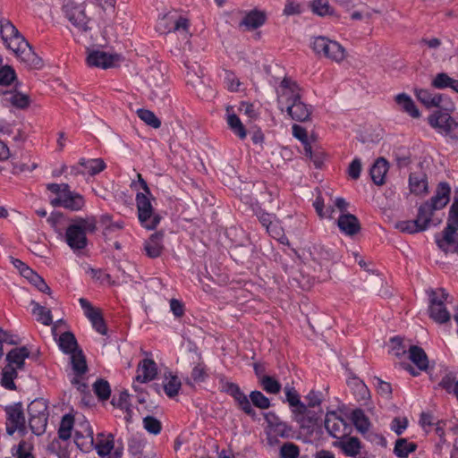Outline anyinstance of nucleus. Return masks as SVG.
Listing matches in <instances>:
<instances>
[{"mask_svg": "<svg viewBox=\"0 0 458 458\" xmlns=\"http://www.w3.org/2000/svg\"><path fill=\"white\" fill-rule=\"evenodd\" d=\"M325 427L333 437L340 440H343L347 434V424L343 418L337 416L336 412H327L325 419Z\"/></svg>", "mask_w": 458, "mask_h": 458, "instance_id": "2eb2a0df", "label": "nucleus"}, {"mask_svg": "<svg viewBox=\"0 0 458 458\" xmlns=\"http://www.w3.org/2000/svg\"><path fill=\"white\" fill-rule=\"evenodd\" d=\"M336 224L340 231L345 233V235H356L361 229L359 218L353 216V214H349L347 210L337 218Z\"/></svg>", "mask_w": 458, "mask_h": 458, "instance_id": "a211bd4d", "label": "nucleus"}, {"mask_svg": "<svg viewBox=\"0 0 458 458\" xmlns=\"http://www.w3.org/2000/svg\"><path fill=\"white\" fill-rule=\"evenodd\" d=\"M6 361L7 364L2 371L1 385L2 386L8 387V389H15L14 378L17 377V371L13 368V363L10 360H6Z\"/></svg>", "mask_w": 458, "mask_h": 458, "instance_id": "ea45409f", "label": "nucleus"}, {"mask_svg": "<svg viewBox=\"0 0 458 458\" xmlns=\"http://www.w3.org/2000/svg\"><path fill=\"white\" fill-rule=\"evenodd\" d=\"M80 165H82L89 174L94 175V174H98V172H101L106 167V163L104 159H81L80 161Z\"/></svg>", "mask_w": 458, "mask_h": 458, "instance_id": "6e6d98bb", "label": "nucleus"}, {"mask_svg": "<svg viewBox=\"0 0 458 458\" xmlns=\"http://www.w3.org/2000/svg\"><path fill=\"white\" fill-rule=\"evenodd\" d=\"M311 46L317 55H322V56H326V58H329V60L337 64L344 62L347 55V50L344 46H341L336 40L328 38V37H323V35L315 37Z\"/></svg>", "mask_w": 458, "mask_h": 458, "instance_id": "423d86ee", "label": "nucleus"}, {"mask_svg": "<svg viewBox=\"0 0 458 458\" xmlns=\"http://www.w3.org/2000/svg\"><path fill=\"white\" fill-rule=\"evenodd\" d=\"M429 124L440 133L451 138H458V122L444 112H434L428 117Z\"/></svg>", "mask_w": 458, "mask_h": 458, "instance_id": "9d476101", "label": "nucleus"}, {"mask_svg": "<svg viewBox=\"0 0 458 458\" xmlns=\"http://www.w3.org/2000/svg\"><path fill=\"white\" fill-rule=\"evenodd\" d=\"M73 426L74 418L70 416V414L64 416L58 428V437L60 439H70Z\"/></svg>", "mask_w": 458, "mask_h": 458, "instance_id": "49530a36", "label": "nucleus"}, {"mask_svg": "<svg viewBox=\"0 0 458 458\" xmlns=\"http://www.w3.org/2000/svg\"><path fill=\"white\" fill-rule=\"evenodd\" d=\"M295 96L296 81H293L291 78H284L277 88V103L282 111L286 109L290 116Z\"/></svg>", "mask_w": 458, "mask_h": 458, "instance_id": "9b49d317", "label": "nucleus"}, {"mask_svg": "<svg viewBox=\"0 0 458 458\" xmlns=\"http://www.w3.org/2000/svg\"><path fill=\"white\" fill-rule=\"evenodd\" d=\"M2 61L0 59V93L4 96V100L6 101V92L10 89H5V87L11 85L17 79L15 69L12 66H1Z\"/></svg>", "mask_w": 458, "mask_h": 458, "instance_id": "c85d7f7f", "label": "nucleus"}, {"mask_svg": "<svg viewBox=\"0 0 458 458\" xmlns=\"http://www.w3.org/2000/svg\"><path fill=\"white\" fill-rule=\"evenodd\" d=\"M441 386L447 391H453L458 398V380H454L451 377H444L441 380Z\"/></svg>", "mask_w": 458, "mask_h": 458, "instance_id": "774afa93", "label": "nucleus"}, {"mask_svg": "<svg viewBox=\"0 0 458 458\" xmlns=\"http://www.w3.org/2000/svg\"><path fill=\"white\" fill-rule=\"evenodd\" d=\"M64 13L72 24L71 32L77 41L97 43L94 29L90 25V20L87 15L84 4L71 3L64 6Z\"/></svg>", "mask_w": 458, "mask_h": 458, "instance_id": "f257e3e1", "label": "nucleus"}, {"mask_svg": "<svg viewBox=\"0 0 458 458\" xmlns=\"http://www.w3.org/2000/svg\"><path fill=\"white\" fill-rule=\"evenodd\" d=\"M47 188L55 193V199L51 200L53 206H64L69 209H81L85 204L82 195L72 191L67 183H49Z\"/></svg>", "mask_w": 458, "mask_h": 458, "instance_id": "39448f33", "label": "nucleus"}, {"mask_svg": "<svg viewBox=\"0 0 458 458\" xmlns=\"http://www.w3.org/2000/svg\"><path fill=\"white\" fill-rule=\"evenodd\" d=\"M76 445L82 451H90L92 447L95 445V438L94 433L92 431L91 426L88 424H82V431H75V439Z\"/></svg>", "mask_w": 458, "mask_h": 458, "instance_id": "4be33fe9", "label": "nucleus"}, {"mask_svg": "<svg viewBox=\"0 0 458 458\" xmlns=\"http://www.w3.org/2000/svg\"><path fill=\"white\" fill-rule=\"evenodd\" d=\"M121 60L119 54H108L105 50H89L87 64L90 67H114Z\"/></svg>", "mask_w": 458, "mask_h": 458, "instance_id": "ddd939ff", "label": "nucleus"}, {"mask_svg": "<svg viewBox=\"0 0 458 458\" xmlns=\"http://www.w3.org/2000/svg\"><path fill=\"white\" fill-rule=\"evenodd\" d=\"M32 313L37 316L38 320L41 321L44 325H51L53 321V315L50 309H47L45 305L31 301Z\"/></svg>", "mask_w": 458, "mask_h": 458, "instance_id": "58836bf2", "label": "nucleus"}, {"mask_svg": "<svg viewBox=\"0 0 458 458\" xmlns=\"http://www.w3.org/2000/svg\"><path fill=\"white\" fill-rule=\"evenodd\" d=\"M15 33V25L7 20V18H2L0 20V34L1 38L5 43L8 48L12 49V39Z\"/></svg>", "mask_w": 458, "mask_h": 458, "instance_id": "4c0bfd02", "label": "nucleus"}, {"mask_svg": "<svg viewBox=\"0 0 458 458\" xmlns=\"http://www.w3.org/2000/svg\"><path fill=\"white\" fill-rule=\"evenodd\" d=\"M284 394L286 396V402H288L291 411L293 413V420L298 421L301 425V395L294 388V386H286L284 387Z\"/></svg>", "mask_w": 458, "mask_h": 458, "instance_id": "aec40b11", "label": "nucleus"}, {"mask_svg": "<svg viewBox=\"0 0 458 458\" xmlns=\"http://www.w3.org/2000/svg\"><path fill=\"white\" fill-rule=\"evenodd\" d=\"M389 164L385 157H378L370 169V175L376 184H384Z\"/></svg>", "mask_w": 458, "mask_h": 458, "instance_id": "2f4dec72", "label": "nucleus"}, {"mask_svg": "<svg viewBox=\"0 0 458 458\" xmlns=\"http://www.w3.org/2000/svg\"><path fill=\"white\" fill-rule=\"evenodd\" d=\"M395 228L400 230V232L415 233V232H418L417 217L414 220H400L395 223Z\"/></svg>", "mask_w": 458, "mask_h": 458, "instance_id": "e2e57ef3", "label": "nucleus"}, {"mask_svg": "<svg viewBox=\"0 0 458 458\" xmlns=\"http://www.w3.org/2000/svg\"><path fill=\"white\" fill-rule=\"evenodd\" d=\"M223 389L226 391L233 398H234L236 403L249 415H255V411L250 403L249 397L246 394L241 390L240 386L233 382H225L223 385Z\"/></svg>", "mask_w": 458, "mask_h": 458, "instance_id": "4468645a", "label": "nucleus"}, {"mask_svg": "<svg viewBox=\"0 0 458 458\" xmlns=\"http://www.w3.org/2000/svg\"><path fill=\"white\" fill-rule=\"evenodd\" d=\"M417 449L416 443L413 441H408L406 438H399L394 447V452L399 457H408L410 453H414Z\"/></svg>", "mask_w": 458, "mask_h": 458, "instance_id": "a19ab883", "label": "nucleus"}, {"mask_svg": "<svg viewBox=\"0 0 458 458\" xmlns=\"http://www.w3.org/2000/svg\"><path fill=\"white\" fill-rule=\"evenodd\" d=\"M59 346L64 352H70L72 355L78 347L77 340L72 333H63L59 338Z\"/></svg>", "mask_w": 458, "mask_h": 458, "instance_id": "a18cd8bd", "label": "nucleus"}, {"mask_svg": "<svg viewBox=\"0 0 458 458\" xmlns=\"http://www.w3.org/2000/svg\"><path fill=\"white\" fill-rule=\"evenodd\" d=\"M303 258L314 270H323L325 264L330 259V252L321 248V246H313L309 251L303 252Z\"/></svg>", "mask_w": 458, "mask_h": 458, "instance_id": "f3484780", "label": "nucleus"}, {"mask_svg": "<svg viewBox=\"0 0 458 458\" xmlns=\"http://www.w3.org/2000/svg\"><path fill=\"white\" fill-rule=\"evenodd\" d=\"M138 180L143 189V193H137L136 195L139 219L142 226L151 230V228L157 226L161 217L153 208L150 199V189L146 180L142 178L141 174H138Z\"/></svg>", "mask_w": 458, "mask_h": 458, "instance_id": "f03ea898", "label": "nucleus"}, {"mask_svg": "<svg viewBox=\"0 0 458 458\" xmlns=\"http://www.w3.org/2000/svg\"><path fill=\"white\" fill-rule=\"evenodd\" d=\"M89 320L91 321L94 328L100 334H106L107 328L104 318L102 317L101 310L96 309L91 305L89 313Z\"/></svg>", "mask_w": 458, "mask_h": 458, "instance_id": "c03bdc74", "label": "nucleus"}, {"mask_svg": "<svg viewBox=\"0 0 458 458\" xmlns=\"http://www.w3.org/2000/svg\"><path fill=\"white\" fill-rule=\"evenodd\" d=\"M437 244L442 250L448 252L451 243L455 242V226L452 217V205L449 209L448 222L445 227L442 236H436Z\"/></svg>", "mask_w": 458, "mask_h": 458, "instance_id": "6ab92c4d", "label": "nucleus"}, {"mask_svg": "<svg viewBox=\"0 0 458 458\" xmlns=\"http://www.w3.org/2000/svg\"><path fill=\"white\" fill-rule=\"evenodd\" d=\"M452 78L445 74V72H439L436 75L432 81V85L434 87H438L439 89H443V87H451Z\"/></svg>", "mask_w": 458, "mask_h": 458, "instance_id": "338daca9", "label": "nucleus"}, {"mask_svg": "<svg viewBox=\"0 0 458 458\" xmlns=\"http://www.w3.org/2000/svg\"><path fill=\"white\" fill-rule=\"evenodd\" d=\"M410 189L415 194H422L428 191V182L425 174L411 173L409 176Z\"/></svg>", "mask_w": 458, "mask_h": 458, "instance_id": "e433bc0d", "label": "nucleus"}, {"mask_svg": "<svg viewBox=\"0 0 458 458\" xmlns=\"http://www.w3.org/2000/svg\"><path fill=\"white\" fill-rule=\"evenodd\" d=\"M352 419L354 426L360 432H368V430H369L371 423L362 409H355L352 411Z\"/></svg>", "mask_w": 458, "mask_h": 458, "instance_id": "79ce46f5", "label": "nucleus"}, {"mask_svg": "<svg viewBox=\"0 0 458 458\" xmlns=\"http://www.w3.org/2000/svg\"><path fill=\"white\" fill-rule=\"evenodd\" d=\"M250 399L259 408H268L271 405V401L260 390H252L250 394Z\"/></svg>", "mask_w": 458, "mask_h": 458, "instance_id": "4d7b16f0", "label": "nucleus"}, {"mask_svg": "<svg viewBox=\"0 0 458 458\" xmlns=\"http://www.w3.org/2000/svg\"><path fill=\"white\" fill-rule=\"evenodd\" d=\"M97 230V221L95 217L77 218L68 225L64 239L73 250L84 249L88 243V232Z\"/></svg>", "mask_w": 458, "mask_h": 458, "instance_id": "7ed1b4c3", "label": "nucleus"}, {"mask_svg": "<svg viewBox=\"0 0 458 458\" xmlns=\"http://www.w3.org/2000/svg\"><path fill=\"white\" fill-rule=\"evenodd\" d=\"M143 427L150 432V434H159L162 430L161 420H157L154 416H146L143 418Z\"/></svg>", "mask_w": 458, "mask_h": 458, "instance_id": "bf43d9fd", "label": "nucleus"}, {"mask_svg": "<svg viewBox=\"0 0 458 458\" xmlns=\"http://www.w3.org/2000/svg\"><path fill=\"white\" fill-rule=\"evenodd\" d=\"M71 361L72 364L73 370L77 372V374H83V372L87 371V360L82 353V352H78V348L73 352L71 356Z\"/></svg>", "mask_w": 458, "mask_h": 458, "instance_id": "3c124183", "label": "nucleus"}, {"mask_svg": "<svg viewBox=\"0 0 458 458\" xmlns=\"http://www.w3.org/2000/svg\"><path fill=\"white\" fill-rule=\"evenodd\" d=\"M349 386L352 387L355 397L360 402H368L370 398V390L360 378H352L349 380Z\"/></svg>", "mask_w": 458, "mask_h": 458, "instance_id": "72a5a7b5", "label": "nucleus"}, {"mask_svg": "<svg viewBox=\"0 0 458 458\" xmlns=\"http://www.w3.org/2000/svg\"><path fill=\"white\" fill-rule=\"evenodd\" d=\"M282 386L278 380H276L274 377H270V375H267L265 378H263V389L267 391V393H279L281 391Z\"/></svg>", "mask_w": 458, "mask_h": 458, "instance_id": "680f3d73", "label": "nucleus"}, {"mask_svg": "<svg viewBox=\"0 0 458 458\" xmlns=\"http://www.w3.org/2000/svg\"><path fill=\"white\" fill-rule=\"evenodd\" d=\"M15 458H35L31 454V446L26 441H21L15 451Z\"/></svg>", "mask_w": 458, "mask_h": 458, "instance_id": "0e129e2a", "label": "nucleus"}, {"mask_svg": "<svg viewBox=\"0 0 458 458\" xmlns=\"http://www.w3.org/2000/svg\"><path fill=\"white\" fill-rule=\"evenodd\" d=\"M290 112L291 117L297 121H308L312 114L310 106L301 99V88L297 82L295 85L294 102L290 108Z\"/></svg>", "mask_w": 458, "mask_h": 458, "instance_id": "dca6fc26", "label": "nucleus"}, {"mask_svg": "<svg viewBox=\"0 0 458 458\" xmlns=\"http://www.w3.org/2000/svg\"><path fill=\"white\" fill-rule=\"evenodd\" d=\"M265 419L271 428H274L280 436H285L287 428L284 422H282L280 418L275 412H266Z\"/></svg>", "mask_w": 458, "mask_h": 458, "instance_id": "de8ad7c7", "label": "nucleus"}, {"mask_svg": "<svg viewBox=\"0 0 458 458\" xmlns=\"http://www.w3.org/2000/svg\"><path fill=\"white\" fill-rule=\"evenodd\" d=\"M335 445H338L345 454L348 455H356L360 453L361 450V443L359 438H355V437H352L351 438L342 439V441H337Z\"/></svg>", "mask_w": 458, "mask_h": 458, "instance_id": "f704fd0d", "label": "nucleus"}, {"mask_svg": "<svg viewBox=\"0 0 458 458\" xmlns=\"http://www.w3.org/2000/svg\"><path fill=\"white\" fill-rule=\"evenodd\" d=\"M93 386L94 391L98 398H101L102 400H106V398H109L111 394V386L110 384L106 382V380H97Z\"/></svg>", "mask_w": 458, "mask_h": 458, "instance_id": "13d9d810", "label": "nucleus"}, {"mask_svg": "<svg viewBox=\"0 0 458 458\" xmlns=\"http://www.w3.org/2000/svg\"><path fill=\"white\" fill-rule=\"evenodd\" d=\"M391 342L393 344L392 351L395 355L400 357V355H403V353L407 352V346L404 344L403 337H392Z\"/></svg>", "mask_w": 458, "mask_h": 458, "instance_id": "69168bd1", "label": "nucleus"}, {"mask_svg": "<svg viewBox=\"0 0 458 458\" xmlns=\"http://www.w3.org/2000/svg\"><path fill=\"white\" fill-rule=\"evenodd\" d=\"M415 95L419 101H421L428 107L431 106H441L443 95H433L428 89H415Z\"/></svg>", "mask_w": 458, "mask_h": 458, "instance_id": "c9c22d12", "label": "nucleus"}, {"mask_svg": "<svg viewBox=\"0 0 458 458\" xmlns=\"http://www.w3.org/2000/svg\"><path fill=\"white\" fill-rule=\"evenodd\" d=\"M192 360L194 362V366L191 370V377L186 378L185 382L188 385H192V382L200 383V381H205L208 373L206 365L201 359L200 354H193Z\"/></svg>", "mask_w": 458, "mask_h": 458, "instance_id": "393cba45", "label": "nucleus"}, {"mask_svg": "<svg viewBox=\"0 0 458 458\" xmlns=\"http://www.w3.org/2000/svg\"><path fill=\"white\" fill-rule=\"evenodd\" d=\"M300 454V446L295 445V443H292V441H286L280 447L279 455L281 458H298Z\"/></svg>", "mask_w": 458, "mask_h": 458, "instance_id": "5fc2aeb1", "label": "nucleus"}, {"mask_svg": "<svg viewBox=\"0 0 458 458\" xmlns=\"http://www.w3.org/2000/svg\"><path fill=\"white\" fill-rule=\"evenodd\" d=\"M30 350L27 346H21V348H13L6 353V359H9L13 363L14 371L18 374V369H23L25 366V359L29 357Z\"/></svg>", "mask_w": 458, "mask_h": 458, "instance_id": "c756f323", "label": "nucleus"}, {"mask_svg": "<svg viewBox=\"0 0 458 458\" xmlns=\"http://www.w3.org/2000/svg\"><path fill=\"white\" fill-rule=\"evenodd\" d=\"M451 186L448 183H439L432 197L433 211L441 209L450 201Z\"/></svg>", "mask_w": 458, "mask_h": 458, "instance_id": "cd10ccee", "label": "nucleus"}, {"mask_svg": "<svg viewBox=\"0 0 458 458\" xmlns=\"http://www.w3.org/2000/svg\"><path fill=\"white\" fill-rule=\"evenodd\" d=\"M11 49L15 53L20 61L29 68H41L44 65L42 57L36 54L35 50L25 37L14 27V33L11 43Z\"/></svg>", "mask_w": 458, "mask_h": 458, "instance_id": "20e7f679", "label": "nucleus"}, {"mask_svg": "<svg viewBox=\"0 0 458 458\" xmlns=\"http://www.w3.org/2000/svg\"><path fill=\"white\" fill-rule=\"evenodd\" d=\"M137 114L147 124L152 126V128H159V126H161L162 122L160 118H158L154 112H151V110H148V108H139Z\"/></svg>", "mask_w": 458, "mask_h": 458, "instance_id": "603ef678", "label": "nucleus"}, {"mask_svg": "<svg viewBox=\"0 0 458 458\" xmlns=\"http://www.w3.org/2000/svg\"><path fill=\"white\" fill-rule=\"evenodd\" d=\"M267 14L260 10H252L245 14L240 22V26H244L246 30H256L266 22Z\"/></svg>", "mask_w": 458, "mask_h": 458, "instance_id": "bb28decb", "label": "nucleus"}, {"mask_svg": "<svg viewBox=\"0 0 458 458\" xmlns=\"http://www.w3.org/2000/svg\"><path fill=\"white\" fill-rule=\"evenodd\" d=\"M322 414L323 409L314 411V409H311L310 405V401H307V404L301 401L300 419L301 427H308V428L309 427H314V425L320 420Z\"/></svg>", "mask_w": 458, "mask_h": 458, "instance_id": "5701e85b", "label": "nucleus"}, {"mask_svg": "<svg viewBox=\"0 0 458 458\" xmlns=\"http://www.w3.org/2000/svg\"><path fill=\"white\" fill-rule=\"evenodd\" d=\"M433 214L434 210L432 199L429 200V202L422 203V205L419 207L417 214L418 232H422V230H426V228H428V225H430Z\"/></svg>", "mask_w": 458, "mask_h": 458, "instance_id": "b1692460", "label": "nucleus"}, {"mask_svg": "<svg viewBox=\"0 0 458 458\" xmlns=\"http://www.w3.org/2000/svg\"><path fill=\"white\" fill-rule=\"evenodd\" d=\"M409 358L414 362L419 369L428 368V358L423 348L420 346H409Z\"/></svg>", "mask_w": 458, "mask_h": 458, "instance_id": "473e14b6", "label": "nucleus"}, {"mask_svg": "<svg viewBox=\"0 0 458 458\" xmlns=\"http://www.w3.org/2000/svg\"><path fill=\"white\" fill-rule=\"evenodd\" d=\"M157 372L158 368L155 360H151V358H145V360H142L139 364L136 379L141 383H147V381L154 379Z\"/></svg>", "mask_w": 458, "mask_h": 458, "instance_id": "412c9836", "label": "nucleus"}, {"mask_svg": "<svg viewBox=\"0 0 458 458\" xmlns=\"http://www.w3.org/2000/svg\"><path fill=\"white\" fill-rule=\"evenodd\" d=\"M6 414V431L10 436L14 434L15 430L25 432L26 419L21 404L11 405V407H7Z\"/></svg>", "mask_w": 458, "mask_h": 458, "instance_id": "f8f14e48", "label": "nucleus"}, {"mask_svg": "<svg viewBox=\"0 0 458 458\" xmlns=\"http://www.w3.org/2000/svg\"><path fill=\"white\" fill-rule=\"evenodd\" d=\"M180 387H182V382L176 375L165 377L164 390L168 396H175V394H178Z\"/></svg>", "mask_w": 458, "mask_h": 458, "instance_id": "8fccbe9b", "label": "nucleus"}, {"mask_svg": "<svg viewBox=\"0 0 458 458\" xmlns=\"http://www.w3.org/2000/svg\"><path fill=\"white\" fill-rule=\"evenodd\" d=\"M311 9L316 14H332V6H330L328 1L314 0L311 2Z\"/></svg>", "mask_w": 458, "mask_h": 458, "instance_id": "052dcab7", "label": "nucleus"}, {"mask_svg": "<svg viewBox=\"0 0 458 458\" xmlns=\"http://www.w3.org/2000/svg\"><path fill=\"white\" fill-rule=\"evenodd\" d=\"M6 102H9L16 107H27L30 104V97L24 95V93H19V91L9 90L6 93Z\"/></svg>", "mask_w": 458, "mask_h": 458, "instance_id": "09e8293b", "label": "nucleus"}, {"mask_svg": "<svg viewBox=\"0 0 458 458\" xmlns=\"http://www.w3.org/2000/svg\"><path fill=\"white\" fill-rule=\"evenodd\" d=\"M190 22L188 18L181 16L177 13L164 14L157 23V30L160 33H171V31H178L185 39H189L191 32H189Z\"/></svg>", "mask_w": 458, "mask_h": 458, "instance_id": "1a4fd4ad", "label": "nucleus"}, {"mask_svg": "<svg viewBox=\"0 0 458 458\" xmlns=\"http://www.w3.org/2000/svg\"><path fill=\"white\" fill-rule=\"evenodd\" d=\"M29 425L38 436L43 434L48 420L47 403L45 399H35L28 406Z\"/></svg>", "mask_w": 458, "mask_h": 458, "instance_id": "0eeeda50", "label": "nucleus"}, {"mask_svg": "<svg viewBox=\"0 0 458 458\" xmlns=\"http://www.w3.org/2000/svg\"><path fill=\"white\" fill-rule=\"evenodd\" d=\"M227 123L231 130L236 133V135H238L240 138H246L247 131L245 130V127L238 115H235V114H231L227 117Z\"/></svg>", "mask_w": 458, "mask_h": 458, "instance_id": "864d4df0", "label": "nucleus"}, {"mask_svg": "<svg viewBox=\"0 0 458 458\" xmlns=\"http://www.w3.org/2000/svg\"><path fill=\"white\" fill-rule=\"evenodd\" d=\"M429 297V316L431 318L439 323L448 321L451 318L450 312L445 307V301H448L449 299L448 292L445 288H437V290L430 291Z\"/></svg>", "mask_w": 458, "mask_h": 458, "instance_id": "6e6552de", "label": "nucleus"}, {"mask_svg": "<svg viewBox=\"0 0 458 458\" xmlns=\"http://www.w3.org/2000/svg\"><path fill=\"white\" fill-rule=\"evenodd\" d=\"M94 447L97 450L98 454L100 455H106L111 453L113 447H114V437L113 435H109L107 439H106L105 435L103 433H100V435H98V441L95 444Z\"/></svg>", "mask_w": 458, "mask_h": 458, "instance_id": "37998d69", "label": "nucleus"}, {"mask_svg": "<svg viewBox=\"0 0 458 458\" xmlns=\"http://www.w3.org/2000/svg\"><path fill=\"white\" fill-rule=\"evenodd\" d=\"M163 233H155L146 241L144 250L148 257H158L164 250Z\"/></svg>", "mask_w": 458, "mask_h": 458, "instance_id": "7c9ffc66", "label": "nucleus"}, {"mask_svg": "<svg viewBox=\"0 0 458 458\" xmlns=\"http://www.w3.org/2000/svg\"><path fill=\"white\" fill-rule=\"evenodd\" d=\"M394 101L398 105L399 108L410 114V116H421L418 106H416L415 101L412 100L411 97L407 95V93H399L394 97Z\"/></svg>", "mask_w": 458, "mask_h": 458, "instance_id": "a878e982", "label": "nucleus"}]
</instances>
